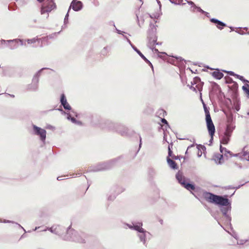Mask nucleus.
I'll list each match as a JSON object with an SVG mask.
<instances>
[{
    "label": "nucleus",
    "mask_w": 249,
    "mask_h": 249,
    "mask_svg": "<svg viewBox=\"0 0 249 249\" xmlns=\"http://www.w3.org/2000/svg\"><path fill=\"white\" fill-rule=\"evenodd\" d=\"M203 196L205 200L210 203L224 206H227L230 204L228 198L211 193H204Z\"/></svg>",
    "instance_id": "obj_1"
},
{
    "label": "nucleus",
    "mask_w": 249,
    "mask_h": 249,
    "mask_svg": "<svg viewBox=\"0 0 249 249\" xmlns=\"http://www.w3.org/2000/svg\"><path fill=\"white\" fill-rule=\"evenodd\" d=\"M39 2H43L41 6V14L51 12L55 7V5L52 0H37Z\"/></svg>",
    "instance_id": "obj_2"
},
{
    "label": "nucleus",
    "mask_w": 249,
    "mask_h": 249,
    "mask_svg": "<svg viewBox=\"0 0 249 249\" xmlns=\"http://www.w3.org/2000/svg\"><path fill=\"white\" fill-rule=\"evenodd\" d=\"M207 128L211 139H213L215 133V126L213 122L211 117L205 118Z\"/></svg>",
    "instance_id": "obj_3"
},
{
    "label": "nucleus",
    "mask_w": 249,
    "mask_h": 249,
    "mask_svg": "<svg viewBox=\"0 0 249 249\" xmlns=\"http://www.w3.org/2000/svg\"><path fill=\"white\" fill-rule=\"evenodd\" d=\"M191 83V88L193 89L195 91L198 90L200 91L202 90L203 83L198 77H195Z\"/></svg>",
    "instance_id": "obj_4"
},
{
    "label": "nucleus",
    "mask_w": 249,
    "mask_h": 249,
    "mask_svg": "<svg viewBox=\"0 0 249 249\" xmlns=\"http://www.w3.org/2000/svg\"><path fill=\"white\" fill-rule=\"evenodd\" d=\"M33 128L35 132V134L39 136L40 139L42 141H45L46 136V130L39 127H37L35 125H33Z\"/></svg>",
    "instance_id": "obj_5"
},
{
    "label": "nucleus",
    "mask_w": 249,
    "mask_h": 249,
    "mask_svg": "<svg viewBox=\"0 0 249 249\" xmlns=\"http://www.w3.org/2000/svg\"><path fill=\"white\" fill-rule=\"evenodd\" d=\"M176 177L179 183L183 186H184L187 183L186 178L182 175L181 173L178 172L176 174Z\"/></svg>",
    "instance_id": "obj_6"
},
{
    "label": "nucleus",
    "mask_w": 249,
    "mask_h": 249,
    "mask_svg": "<svg viewBox=\"0 0 249 249\" xmlns=\"http://www.w3.org/2000/svg\"><path fill=\"white\" fill-rule=\"evenodd\" d=\"M71 6H72V9L74 11H77L81 9L82 7V3L80 1H76L75 0H74L72 2Z\"/></svg>",
    "instance_id": "obj_7"
},
{
    "label": "nucleus",
    "mask_w": 249,
    "mask_h": 249,
    "mask_svg": "<svg viewBox=\"0 0 249 249\" xmlns=\"http://www.w3.org/2000/svg\"><path fill=\"white\" fill-rule=\"evenodd\" d=\"M61 103L63 105L64 108L66 109L70 110L71 109V106L67 101L66 98L64 94L61 96Z\"/></svg>",
    "instance_id": "obj_8"
},
{
    "label": "nucleus",
    "mask_w": 249,
    "mask_h": 249,
    "mask_svg": "<svg viewBox=\"0 0 249 249\" xmlns=\"http://www.w3.org/2000/svg\"><path fill=\"white\" fill-rule=\"evenodd\" d=\"M210 21L216 24L217 27L219 29H222L223 27H225L226 26L225 23L215 18H212L210 19Z\"/></svg>",
    "instance_id": "obj_9"
},
{
    "label": "nucleus",
    "mask_w": 249,
    "mask_h": 249,
    "mask_svg": "<svg viewBox=\"0 0 249 249\" xmlns=\"http://www.w3.org/2000/svg\"><path fill=\"white\" fill-rule=\"evenodd\" d=\"M167 161L171 168L173 169H177L178 168V166L175 161L171 160L169 157L167 158Z\"/></svg>",
    "instance_id": "obj_10"
},
{
    "label": "nucleus",
    "mask_w": 249,
    "mask_h": 249,
    "mask_svg": "<svg viewBox=\"0 0 249 249\" xmlns=\"http://www.w3.org/2000/svg\"><path fill=\"white\" fill-rule=\"evenodd\" d=\"M181 60L182 58L181 57H176L174 58H169L168 61L173 65L176 66L178 64V62L181 61Z\"/></svg>",
    "instance_id": "obj_11"
},
{
    "label": "nucleus",
    "mask_w": 249,
    "mask_h": 249,
    "mask_svg": "<svg viewBox=\"0 0 249 249\" xmlns=\"http://www.w3.org/2000/svg\"><path fill=\"white\" fill-rule=\"evenodd\" d=\"M234 127L230 124L227 125L226 131L224 134L231 137Z\"/></svg>",
    "instance_id": "obj_12"
},
{
    "label": "nucleus",
    "mask_w": 249,
    "mask_h": 249,
    "mask_svg": "<svg viewBox=\"0 0 249 249\" xmlns=\"http://www.w3.org/2000/svg\"><path fill=\"white\" fill-rule=\"evenodd\" d=\"M212 74L213 77L217 79H221L224 75L223 74L219 71H213V72H212Z\"/></svg>",
    "instance_id": "obj_13"
},
{
    "label": "nucleus",
    "mask_w": 249,
    "mask_h": 249,
    "mask_svg": "<svg viewBox=\"0 0 249 249\" xmlns=\"http://www.w3.org/2000/svg\"><path fill=\"white\" fill-rule=\"evenodd\" d=\"M230 139V137L229 136L224 134L220 140V142L224 144H227L228 143Z\"/></svg>",
    "instance_id": "obj_14"
},
{
    "label": "nucleus",
    "mask_w": 249,
    "mask_h": 249,
    "mask_svg": "<svg viewBox=\"0 0 249 249\" xmlns=\"http://www.w3.org/2000/svg\"><path fill=\"white\" fill-rule=\"evenodd\" d=\"M249 146H246L244 147L243 149V156L244 158L246 159V157H249Z\"/></svg>",
    "instance_id": "obj_15"
},
{
    "label": "nucleus",
    "mask_w": 249,
    "mask_h": 249,
    "mask_svg": "<svg viewBox=\"0 0 249 249\" xmlns=\"http://www.w3.org/2000/svg\"><path fill=\"white\" fill-rule=\"evenodd\" d=\"M203 106L204 110V112L205 113V118H208L211 117L210 113L209 111V109L207 107L206 104L203 102Z\"/></svg>",
    "instance_id": "obj_16"
},
{
    "label": "nucleus",
    "mask_w": 249,
    "mask_h": 249,
    "mask_svg": "<svg viewBox=\"0 0 249 249\" xmlns=\"http://www.w3.org/2000/svg\"><path fill=\"white\" fill-rule=\"evenodd\" d=\"M157 38L154 36L149 39V43L151 47H153L156 44Z\"/></svg>",
    "instance_id": "obj_17"
},
{
    "label": "nucleus",
    "mask_w": 249,
    "mask_h": 249,
    "mask_svg": "<svg viewBox=\"0 0 249 249\" xmlns=\"http://www.w3.org/2000/svg\"><path fill=\"white\" fill-rule=\"evenodd\" d=\"M220 149L221 152L222 153L224 154L225 155L228 156L227 154H229L230 156H232L231 152L230 151H227L225 148L222 147L221 146H220Z\"/></svg>",
    "instance_id": "obj_18"
},
{
    "label": "nucleus",
    "mask_w": 249,
    "mask_h": 249,
    "mask_svg": "<svg viewBox=\"0 0 249 249\" xmlns=\"http://www.w3.org/2000/svg\"><path fill=\"white\" fill-rule=\"evenodd\" d=\"M188 190H194L195 189V186L189 183H186L183 186Z\"/></svg>",
    "instance_id": "obj_19"
},
{
    "label": "nucleus",
    "mask_w": 249,
    "mask_h": 249,
    "mask_svg": "<svg viewBox=\"0 0 249 249\" xmlns=\"http://www.w3.org/2000/svg\"><path fill=\"white\" fill-rule=\"evenodd\" d=\"M40 39H36V38H33L31 39H28L27 40V42L28 44H32V43H35L36 42L38 43H39Z\"/></svg>",
    "instance_id": "obj_20"
},
{
    "label": "nucleus",
    "mask_w": 249,
    "mask_h": 249,
    "mask_svg": "<svg viewBox=\"0 0 249 249\" xmlns=\"http://www.w3.org/2000/svg\"><path fill=\"white\" fill-rule=\"evenodd\" d=\"M216 158H217V160H218V162L219 163H222L223 161V155L221 154H218L216 156Z\"/></svg>",
    "instance_id": "obj_21"
},
{
    "label": "nucleus",
    "mask_w": 249,
    "mask_h": 249,
    "mask_svg": "<svg viewBox=\"0 0 249 249\" xmlns=\"http://www.w3.org/2000/svg\"><path fill=\"white\" fill-rule=\"evenodd\" d=\"M135 229L140 232H144V230L142 228L138 226H135Z\"/></svg>",
    "instance_id": "obj_22"
},
{
    "label": "nucleus",
    "mask_w": 249,
    "mask_h": 249,
    "mask_svg": "<svg viewBox=\"0 0 249 249\" xmlns=\"http://www.w3.org/2000/svg\"><path fill=\"white\" fill-rule=\"evenodd\" d=\"M242 89L245 92V93L249 96V89H248L246 86H243Z\"/></svg>",
    "instance_id": "obj_23"
},
{
    "label": "nucleus",
    "mask_w": 249,
    "mask_h": 249,
    "mask_svg": "<svg viewBox=\"0 0 249 249\" xmlns=\"http://www.w3.org/2000/svg\"><path fill=\"white\" fill-rule=\"evenodd\" d=\"M237 77L238 78H239L240 80H242L244 82H246V81H247V80L245 79L244 77L242 76H240L239 75H237Z\"/></svg>",
    "instance_id": "obj_24"
},
{
    "label": "nucleus",
    "mask_w": 249,
    "mask_h": 249,
    "mask_svg": "<svg viewBox=\"0 0 249 249\" xmlns=\"http://www.w3.org/2000/svg\"><path fill=\"white\" fill-rule=\"evenodd\" d=\"M137 53L139 54L145 60H147L145 57L142 54V53L139 50H137Z\"/></svg>",
    "instance_id": "obj_25"
},
{
    "label": "nucleus",
    "mask_w": 249,
    "mask_h": 249,
    "mask_svg": "<svg viewBox=\"0 0 249 249\" xmlns=\"http://www.w3.org/2000/svg\"><path fill=\"white\" fill-rule=\"evenodd\" d=\"M172 153V152L171 150L170 147L169 146V147H168V157L171 156Z\"/></svg>",
    "instance_id": "obj_26"
},
{
    "label": "nucleus",
    "mask_w": 249,
    "mask_h": 249,
    "mask_svg": "<svg viewBox=\"0 0 249 249\" xmlns=\"http://www.w3.org/2000/svg\"><path fill=\"white\" fill-rule=\"evenodd\" d=\"M161 121L162 123L167 124V121L165 119H161Z\"/></svg>",
    "instance_id": "obj_27"
},
{
    "label": "nucleus",
    "mask_w": 249,
    "mask_h": 249,
    "mask_svg": "<svg viewBox=\"0 0 249 249\" xmlns=\"http://www.w3.org/2000/svg\"><path fill=\"white\" fill-rule=\"evenodd\" d=\"M229 73L231 75H234V73L232 71H230L229 72Z\"/></svg>",
    "instance_id": "obj_28"
},
{
    "label": "nucleus",
    "mask_w": 249,
    "mask_h": 249,
    "mask_svg": "<svg viewBox=\"0 0 249 249\" xmlns=\"http://www.w3.org/2000/svg\"><path fill=\"white\" fill-rule=\"evenodd\" d=\"M244 86H246L248 89H249V84H246Z\"/></svg>",
    "instance_id": "obj_29"
},
{
    "label": "nucleus",
    "mask_w": 249,
    "mask_h": 249,
    "mask_svg": "<svg viewBox=\"0 0 249 249\" xmlns=\"http://www.w3.org/2000/svg\"><path fill=\"white\" fill-rule=\"evenodd\" d=\"M245 160H249V157H246V159Z\"/></svg>",
    "instance_id": "obj_30"
},
{
    "label": "nucleus",
    "mask_w": 249,
    "mask_h": 249,
    "mask_svg": "<svg viewBox=\"0 0 249 249\" xmlns=\"http://www.w3.org/2000/svg\"><path fill=\"white\" fill-rule=\"evenodd\" d=\"M173 158L174 159H177V158L176 157H175V156Z\"/></svg>",
    "instance_id": "obj_31"
},
{
    "label": "nucleus",
    "mask_w": 249,
    "mask_h": 249,
    "mask_svg": "<svg viewBox=\"0 0 249 249\" xmlns=\"http://www.w3.org/2000/svg\"><path fill=\"white\" fill-rule=\"evenodd\" d=\"M246 83H248V84H249V81L247 80V81H246Z\"/></svg>",
    "instance_id": "obj_32"
},
{
    "label": "nucleus",
    "mask_w": 249,
    "mask_h": 249,
    "mask_svg": "<svg viewBox=\"0 0 249 249\" xmlns=\"http://www.w3.org/2000/svg\"><path fill=\"white\" fill-rule=\"evenodd\" d=\"M190 4H194V3L192 1H191Z\"/></svg>",
    "instance_id": "obj_33"
}]
</instances>
